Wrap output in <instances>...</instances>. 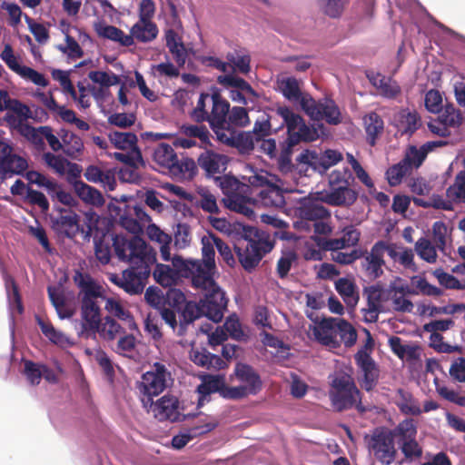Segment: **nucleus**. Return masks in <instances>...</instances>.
<instances>
[{
	"instance_id": "41",
	"label": "nucleus",
	"mask_w": 465,
	"mask_h": 465,
	"mask_svg": "<svg viewBox=\"0 0 465 465\" xmlns=\"http://www.w3.org/2000/svg\"><path fill=\"white\" fill-rule=\"evenodd\" d=\"M0 95L4 99V111H7L8 116H15L19 122L26 120L29 117V107L16 99H11L5 90H0Z\"/></svg>"
},
{
	"instance_id": "29",
	"label": "nucleus",
	"mask_w": 465,
	"mask_h": 465,
	"mask_svg": "<svg viewBox=\"0 0 465 465\" xmlns=\"http://www.w3.org/2000/svg\"><path fill=\"white\" fill-rule=\"evenodd\" d=\"M47 292L53 306L61 319L71 318L74 315V309L67 301L61 286H48Z\"/></svg>"
},
{
	"instance_id": "32",
	"label": "nucleus",
	"mask_w": 465,
	"mask_h": 465,
	"mask_svg": "<svg viewBox=\"0 0 465 465\" xmlns=\"http://www.w3.org/2000/svg\"><path fill=\"white\" fill-rule=\"evenodd\" d=\"M158 35V28L155 23L138 20L131 28L129 36L141 43H149L154 40Z\"/></svg>"
},
{
	"instance_id": "61",
	"label": "nucleus",
	"mask_w": 465,
	"mask_h": 465,
	"mask_svg": "<svg viewBox=\"0 0 465 465\" xmlns=\"http://www.w3.org/2000/svg\"><path fill=\"white\" fill-rule=\"evenodd\" d=\"M186 302L185 295L178 289L170 288L164 292V308L179 312Z\"/></svg>"
},
{
	"instance_id": "16",
	"label": "nucleus",
	"mask_w": 465,
	"mask_h": 465,
	"mask_svg": "<svg viewBox=\"0 0 465 465\" xmlns=\"http://www.w3.org/2000/svg\"><path fill=\"white\" fill-rule=\"evenodd\" d=\"M360 239L361 232L353 225L344 227L342 235L339 238L313 237L316 245L325 252L355 247Z\"/></svg>"
},
{
	"instance_id": "44",
	"label": "nucleus",
	"mask_w": 465,
	"mask_h": 465,
	"mask_svg": "<svg viewBox=\"0 0 465 465\" xmlns=\"http://www.w3.org/2000/svg\"><path fill=\"white\" fill-rule=\"evenodd\" d=\"M312 166L319 173H323L331 166L342 161V153L337 150L327 149L320 155L312 157Z\"/></svg>"
},
{
	"instance_id": "34",
	"label": "nucleus",
	"mask_w": 465,
	"mask_h": 465,
	"mask_svg": "<svg viewBox=\"0 0 465 465\" xmlns=\"http://www.w3.org/2000/svg\"><path fill=\"white\" fill-rule=\"evenodd\" d=\"M99 333V335L106 341H114L118 336L125 333L124 329L111 316H106L104 322H100L97 330H88V337L94 336Z\"/></svg>"
},
{
	"instance_id": "2",
	"label": "nucleus",
	"mask_w": 465,
	"mask_h": 465,
	"mask_svg": "<svg viewBox=\"0 0 465 465\" xmlns=\"http://www.w3.org/2000/svg\"><path fill=\"white\" fill-rule=\"evenodd\" d=\"M273 247L274 241H272L265 232L245 226L234 243V252L243 269L252 272Z\"/></svg>"
},
{
	"instance_id": "3",
	"label": "nucleus",
	"mask_w": 465,
	"mask_h": 465,
	"mask_svg": "<svg viewBox=\"0 0 465 465\" xmlns=\"http://www.w3.org/2000/svg\"><path fill=\"white\" fill-rule=\"evenodd\" d=\"M277 114L282 118L287 128V138L282 151V157L289 156L293 147L300 143L313 142L325 135L326 128L322 124L317 123L309 126L300 114L287 106L278 107Z\"/></svg>"
},
{
	"instance_id": "8",
	"label": "nucleus",
	"mask_w": 465,
	"mask_h": 465,
	"mask_svg": "<svg viewBox=\"0 0 465 465\" xmlns=\"http://www.w3.org/2000/svg\"><path fill=\"white\" fill-rule=\"evenodd\" d=\"M331 388L330 398L336 411H342L356 405L360 412L365 411V408L361 401V391L351 376L336 377L331 382Z\"/></svg>"
},
{
	"instance_id": "64",
	"label": "nucleus",
	"mask_w": 465,
	"mask_h": 465,
	"mask_svg": "<svg viewBox=\"0 0 465 465\" xmlns=\"http://www.w3.org/2000/svg\"><path fill=\"white\" fill-rule=\"evenodd\" d=\"M415 250L418 255L427 262L434 263L436 262V248L427 238H420L415 243Z\"/></svg>"
},
{
	"instance_id": "27",
	"label": "nucleus",
	"mask_w": 465,
	"mask_h": 465,
	"mask_svg": "<svg viewBox=\"0 0 465 465\" xmlns=\"http://www.w3.org/2000/svg\"><path fill=\"white\" fill-rule=\"evenodd\" d=\"M179 313V324L177 323V327L174 331H176L178 335L182 336L185 333L186 327L189 324L204 315V310L201 302L196 303L195 302H185Z\"/></svg>"
},
{
	"instance_id": "7",
	"label": "nucleus",
	"mask_w": 465,
	"mask_h": 465,
	"mask_svg": "<svg viewBox=\"0 0 465 465\" xmlns=\"http://www.w3.org/2000/svg\"><path fill=\"white\" fill-rule=\"evenodd\" d=\"M203 260H186L183 261L182 275L183 277H191L192 281L196 282H211L210 276H213L215 270V252L211 234L209 237L202 239Z\"/></svg>"
},
{
	"instance_id": "51",
	"label": "nucleus",
	"mask_w": 465,
	"mask_h": 465,
	"mask_svg": "<svg viewBox=\"0 0 465 465\" xmlns=\"http://www.w3.org/2000/svg\"><path fill=\"white\" fill-rule=\"evenodd\" d=\"M109 140L111 143L120 150L136 149L137 136L132 132H111L109 134Z\"/></svg>"
},
{
	"instance_id": "20",
	"label": "nucleus",
	"mask_w": 465,
	"mask_h": 465,
	"mask_svg": "<svg viewBox=\"0 0 465 465\" xmlns=\"http://www.w3.org/2000/svg\"><path fill=\"white\" fill-rule=\"evenodd\" d=\"M363 294L367 299V308L361 309L364 321L370 323L376 322L381 312L384 289L380 284L371 285L364 288Z\"/></svg>"
},
{
	"instance_id": "47",
	"label": "nucleus",
	"mask_w": 465,
	"mask_h": 465,
	"mask_svg": "<svg viewBox=\"0 0 465 465\" xmlns=\"http://www.w3.org/2000/svg\"><path fill=\"white\" fill-rule=\"evenodd\" d=\"M96 32L99 36L116 42L122 46L129 47L133 45V37L114 25H100L96 28Z\"/></svg>"
},
{
	"instance_id": "48",
	"label": "nucleus",
	"mask_w": 465,
	"mask_h": 465,
	"mask_svg": "<svg viewBox=\"0 0 465 465\" xmlns=\"http://www.w3.org/2000/svg\"><path fill=\"white\" fill-rule=\"evenodd\" d=\"M36 322L42 333L53 343L61 347L70 344L69 339L61 331L54 329L49 320H45L39 315L35 316Z\"/></svg>"
},
{
	"instance_id": "55",
	"label": "nucleus",
	"mask_w": 465,
	"mask_h": 465,
	"mask_svg": "<svg viewBox=\"0 0 465 465\" xmlns=\"http://www.w3.org/2000/svg\"><path fill=\"white\" fill-rule=\"evenodd\" d=\"M217 81L220 84L223 86L234 87L236 88V90L245 93V94L251 96H257L255 91L251 86V84L243 78H241L239 76H235L232 74L220 75L218 76Z\"/></svg>"
},
{
	"instance_id": "54",
	"label": "nucleus",
	"mask_w": 465,
	"mask_h": 465,
	"mask_svg": "<svg viewBox=\"0 0 465 465\" xmlns=\"http://www.w3.org/2000/svg\"><path fill=\"white\" fill-rule=\"evenodd\" d=\"M390 431L393 439L399 438V442H402L416 438L417 426L412 419H405Z\"/></svg>"
},
{
	"instance_id": "17",
	"label": "nucleus",
	"mask_w": 465,
	"mask_h": 465,
	"mask_svg": "<svg viewBox=\"0 0 465 465\" xmlns=\"http://www.w3.org/2000/svg\"><path fill=\"white\" fill-rule=\"evenodd\" d=\"M357 366L363 373L362 379L360 381L361 386L366 391H371L378 384L380 377V370L366 350H360L354 355Z\"/></svg>"
},
{
	"instance_id": "11",
	"label": "nucleus",
	"mask_w": 465,
	"mask_h": 465,
	"mask_svg": "<svg viewBox=\"0 0 465 465\" xmlns=\"http://www.w3.org/2000/svg\"><path fill=\"white\" fill-rule=\"evenodd\" d=\"M168 378H170V372L160 362L154 363L151 371L143 374L137 388L143 396L142 399L143 405L152 404L153 397L164 391Z\"/></svg>"
},
{
	"instance_id": "50",
	"label": "nucleus",
	"mask_w": 465,
	"mask_h": 465,
	"mask_svg": "<svg viewBox=\"0 0 465 465\" xmlns=\"http://www.w3.org/2000/svg\"><path fill=\"white\" fill-rule=\"evenodd\" d=\"M62 141L64 153L73 159H77L84 150L83 140L75 134L66 131L62 135Z\"/></svg>"
},
{
	"instance_id": "62",
	"label": "nucleus",
	"mask_w": 465,
	"mask_h": 465,
	"mask_svg": "<svg viewBox=\"0 0 465 465\" xmlns=\"http://www.w3.org/2000/svg\"><path fill=\"white\" fill-rule=\"evenodd\" d=\"M199 199L196 201V205L203 212L211 214H218L220 209L217 204L216 197L208 190L202 189L198 192Z\"/></svg>"
},
{
	"instance_id": "49",
	"label": "nucleus",
	"mask_w": 465,
	"mask_h": 465,
	"mask_svg": "<svg viewBox=\"0 0 465 465\" xmlns=\"http://www.w3.org/2000/svg\"><path fill=\"white\" fill-rule=\"evenodd\" d=\"M335 289L348 306L352 308L356 306L359 302V294L356 292L355 284L347 278H340L335 282Z\"/></svg>"
},
{
	"instance_id": "23",
	"label": "nucleus",
	"mask_w": 465,
	"mask_h": 465,
	"mask_svg": "<svg viewBox=\"0 0 465 465\" xmlns=\"http://www.w3.org/2000/svg\"><path fill=\"white\" fill-rule=\"evenodd\" d=\"M154 417L160 421L180 420L179 401L173 396L165 395L159 399L154 404H151Z\"/></svg>"
},
{
	"instance_id": "38",
	"label": "nucleus",
	"mask_w": 465,
	"mask_h": 465,
	"mask_svg": "<svg viewBox=\"0 0 465 465\" xmlns=\"http://www.w3.org/2000/svg\"><path fill=\"white\" fill-rule=\"evenodd\" d=\"M371 82L379 90L380 94L385 98L395 99L401 93V86L391 77L378 74Z\"/></svg>"
},
{
	"instance_id": "60",
	"label": "nucleus",
	"mask_w": 465,
	"mask_h": 465,
	"mask_svg": "<svg viewBox=\"0 0 465 465\" xmlns=\"http://www.w3.org/2000/svg\"><path fill=\"white\" fill-rule=\"evenodd\" d=\"M226 122L228 123V129L237 130L238 127L246 126L250 123L247 110L240 106L229 109Z\"/></svg>"
},
{
	"instance_id": "12",
	"label": "nucleus",
	"mask_w": 465,
	"mask_h": 465,
	"mask_svg": "<svg viewBox=\"0 0 465 465\" xmlns=\"http://www.w3.org/2000/svg\"><path fill=\"white\" fill-rule=\"evenodd\" d=\"M369 449L374 457L384 465H391L397 456L394 439L387 428L374 430L369 440Z\"/></svg>"
},
{
	"instance_id": "19",
	"label": "nucleus",
	"mask_w": 465,
	"mask_h": 465,
	"mask_svg": "<svg viewBox=\"0 0 465 465\" xmlns=\"http://www.w3.org/2000/svg\"><path fill=\"white\" fill-rule=\"evenodd\" d=\"M218 141L230 147L236 148L240 153H249L254 149V134L251 132H242L228 129L217 137Z\"/></svg>"
},
{
	"instance_id": "36",
	"label": "nucleus",
	"mask_w": 465,
	"mask_h": 465,
	"mask_svg": "<svg viewBox=\"0 0 465 465\" xmlns=\"http://www.w3.org/2000/svg\"><path fill=\"white\" fill-rule=\"evenodd\" d=\"M279 87L286 99L292 102H299L302 108L304 99L312 98L311 94L301 91L299 83L294 77L282 79L279 83Z\"/></svg>"
},
{
	"instance_id": "31",
	"label": "nucleus",
	"mask_w": 465,
	"mask_h": 465,
	"mask_svg": "<svg viewBox=\"0 0 465 465\" xmlns=\"http://www.w3.org/2000/svg\"><path fill=\"white\" fill-rule=\"evenodd\" d=\"M153 159L159 165L165 168L169 173L172 169L177 173L181 172V169L174 166L178 160L177 154L173 147L168 143H162L157 145L154 149Z\"/></svg>"
},
{
	"instance_id": "15",
	"label": "nucleus",
	"mask_w": 465,
	"mask_h": 465,
	"mask_svg": "<svg viewBox=\"0 0 465 465\" xmlns=\"http://www.w3.org/2000/svg\"><path fill=\"white\" fill-rule=\"evenodd\" d=\"M211 111L208 113V122L216 137L228 130V123L226 122L229 114L230 104L224 99L218 91L211 94Z\"/></svg>"
},
{
	"instance_id": "5",
	"label": "nucleus",
	"mask_w": 465,
	"mask_h": 465,
	"mask_svg": "<svg viewBox=\"0 0 465 465\" xmlns=\"http://www.w3.org/2000/svg\"><path fill=\"white\" fill-rule=\"evenodd\" d=\"M97 218L94 213H85L81 219L72 210H61L53 223V227L59 235L74 239L80 235L84 241H89L93 230L96 228Z\"/></svg>"
},
{
	"instance_id": "45",
	"label": "nucleus",
	"mask_w": 465,
	"mask_h": 465,
	"mask_svg": "<svg viewBox=\"0 0 465 465\" xmlns=\"http://www.w3.org/2000/svg\"><path fill=\"white\" fill-rule=\"evenodd\" d=\"M226 59L229 66L241 74H247L251 71V55L243 48L228 53Z\"/></svg>"
},
{
	"instance_id": "39",
	"label": "nucleus",
	"mask_w": 465,
	"mask_h": 465,
	"mask_svg": "<svg viewBox=\"0 0 465 465\" xmlns=\"http://www.w3.org/2000/svg\"><path fill=\"white\" fill-rule=\"evenodd\" d=\"M396 397L397 400L395 404L401 413L405 415L418 416L422 412L418 401L413 398L410 391L400 388L396 391Z\"/></svg>"
},
{
	"instance_id": "58",
	"label": "nucleus",
	"mask_w": 465,
	"mask_h": 465,
	"mask_svg": "<svg viewBox=\"0 0 465 465\" xmlns=\"http://www.w3.org/2000/svg\"><path fill=\"white\" fill-rule=\"evenodd\" d=\"M5 288L7 292V298L9 302V307L12 312H16L21 314L24 312L21 296L15 281L10 276L5 277Z\"/></svg>"
},
{
	"instance_id": "21",
	"label": "nucleus",
	"mask_w": 465,
	"mask_h": 465,
	"mask_svg": "<svg viewBox=\"0 0 465 465\" xmlns=\"http://www.w3.org/2000/svg\"><path fill=\"white\" fill-rule=\"evenodd\" d=\"M384 250V241H378L372 245L370 252L363 257L361 266L367 275L372 279H377L383 274Z\"/></svg>"
},
{
	"instance_id": "63",
	"label": "nucleus",
	"mask_w": 465,
	"mask_h": 465,
	"mask_svg": "<svg viewBox=\"0 0 465 465\" xmlns=\"http://www.w3.org/2000/svg\"><path fill=\"white\" fill-rule=\"evenodd\" d=\"M42 378L50 383L57 381V377L52 369L31 361V384H38Z\"/></svg>"
},
{
	"instance_id": "10",
	"label": "nucleus",
	"mask_w": 465,
	"mask_h": 465,
	"mask_svg": "<svg viewBox=\"0 0 465 465\" xmlns=\"http://www.w3.org/2000/svg\"><path fill=\"white\" fill-rule=\"evenodd\" d=\"M154 263L130 264V268L124 270L122 275L114 274L110 280L129 294L142 293L151 274V267Z\"/></svg>"
},
{
	"instance_id": "22",
	"label": "nucleus",
	"mask_w": 465,
	"mask_h": 465,
	"mask_svg": "<svg viewBox=\"0 0 465 465\" xmlns=\"http://www.w3.org/2000/svg\"><path fill=\"white\" fill-rule=\"evenodd\" d=\"M229 163L228 156L215 153L213 151H205L198 157L197 163L203 169L208 177H216L225 172Z\"/></svg>"
},
{
	"instance_id": "24",
	"label": "nucleus",
	"mask_w": 465,
	"mask_h": 465,
	"mask_svg": "<svg viewBox=\"0 0 465 465\" xmlns=\"http://www.w3.org/2000/svg\"><path fill=\"white\" fill-rule=\"evenodd\" d=\"M144 299L150 306L160 312L163 320L173 331H175L177 327L176 316L173 310L164 308V292L158 288L149 287L145 292Z\"/></svg>"
},
{
	"instance_id": "56",
	"label": "nucleus",
	"mask_w": 465,
	"mask_h": 465,
	"mask_svg": "<svg viewBox=\"0 0 465 465\" xmlns=\"http://www.w3.org/2000/svg\"><path fill=\"white\" fill-rule=\"evenodd\" d=\"M226 387L223 377L218 375H206L203 382L197 387V391L203 396H207L217 391H221L223 394V391Z\"/></svg>"
},
{
	"instance_id": "53",
	"label": "nucleus",
	"mask_w": 465,
	"mask_h": 465,
	"mask_svg": "<svg viewBox=\"0 0 465 465\" xmlns=\"http://www.w3.org/2000/svg\"><path fill=\"white\" fill-rule=\"evenodd\" d=\"M447 198L454 201L455 203H465V171H460L453 184L446 190Z\"/></svg>"
},
{
	"instance_id": "35",
	"label": "nucleus",
	"mask_w": 465,
	"mask_h": 465,
	"mask_svg": "<svg viewBox=\"0 0 465 465\" xmlns=\"http://www.w3.org/2000/svg\"><path fill=\"white\" fill-rule=\"evenodd\" d=\"M74 189L77 196L85 203L97 207L104 204V199L101 192L83 181L74 182Z\"/></svg>"
},
{
	"instance_id": "46",
	"label": "nucleus",
	"mask_w": 465,
	"mask_h": 465,
	"mask_svg": "<svg viewBox=\"0 0 465 465\" xmlns=\"http://www.w3.org/2000/svg\"><path fill=\"white\" fill-rule=\"evenodd\" d=\"M335 330L339 347L341 343H343L345 347L348 348L355 344L357 341V331L350 322L344 319H335Z\"/></svg>"
},
{
	"instance_id": "14",
	"label": "nucleus",
	"mask_w": 465,
	"mask_h": 465,
	"mask_svg": "<svg viewBox=\"0 0 465 465\" xmlns=\"http://www.w3.org/2000/svg\"><path fill=\"white\" fill-rule=\"evenodd\" d=\"M322 203L318 200V195L314 198H304L297 208V213L301 221L296 222L295 226L309 231V222L315 223L318 220L330 219L331 212Z\"/></svg>"
},
{
	"instance_id": "9",
	"label": "nucleus",
	"mask_w": 465,
	"mask_h": 465,
	"mask_svg": "<svg viewBox=\"0 0 465 465\" xmlns=\"http://www.w3.org/2000/svg\"><path fill=\"white\" fill-rule=\"evenodd\" d=\"M209 282H196L192 281L193 285L197 289L203 291V298L201 303L204 310V315L215 322H219L223 317V311L227 306V298L225 293L218 286L213 280V276H210Z\"/></svg>"
},
{
	"instance_id": "26",
	"label": "nucleus",
	"mask_w": 465,
	"mask_h": 465,
	"mask_svg": "<svg viewBox=\"0 0 465 465\" xmlns=\"http://www.w3.org/2000/svg\"><path fill=\"white\" fill-rule=\"evenodd\" d=\"M396 126L401 134L412 136L421 126V117L415 110L401 109L395 115Z\"/></svg>"
},
{
	"instance_id": "42",
	"label": "nucleus",
	"mask_w": 465,
	"mask_h": 465,
	"mask_svg": "<svg viewBox=\"0 0 465 465\" xmlns=\"http://www.w3.org/2000/svg\"><path fill=\"white\" fill-rule=\"evenodd\" d=\"M182 268L183 264L180 268L181 273H179L178 270L172 268L170 265L158 263L153 272V276L160 285L170 287L176 283L180 276H183Z\"/></svg>"
},
{
	"instance_id": "13",
	"label": "nucleus",
	"mask_w": 465,
	"mask_h": 465,
	"mask_svg": "<svg viewBox=\"0 0 465 465\" xmlns=\"http://www.w3.org/2000/svg\"><path fill=\"white\" fill-rule=\"evenodd\" d=\"M302 110L314 121L325 120L331 125H337L341 122V115L338 105L331 99L315 101L312 97L304 99Z\"/></svg>"
},
{
	"instance_id": "30",
	"label": "nucleus",
	"mask_w": 465,
	"mask_h": 465,
	"mask_svg": "<svg viewBox=\"0 0 465 465\" xmlns=\"http://www.w3.org/2000/svg\"><path fill=\"white\" fill-rule=\"evenodd\" d=\"M250 193H238L223 197L222 202L224 206L232 212L242 214L248 218L254 215V212L252 208Z\"/></svg>"
},
{
	"instance_id": "25",
	"label": "nucleus",
	"mask_w": 465,
	"mask_h": 465,
	"mask_svg": "<svg viewBox=\"0 0 465 465\" xmlns=\"http://www.w3.org/2000/svg\"><path fill=\"white\" fill-rule=\"evenodd\" d=\"M314 339L321 344L333 349L339 348V341L336 339L335 319L328 318L322 320L312 329Z\"/></svg>"
},
{
	"instance_id": "6",
	"label": "nucleus",
	"mask_w": 465,
	"mask_h": 465,
	"mask_svg": "<svg viewBox=\"0 0 465 465\" xmlns=\"http://www.w3.org/2000/svg\"><path fill=\"white\" fill-rule=\"evenodd\" d=\"M233 374L241 382L239 386L226 387L223 397L230 400H241L249 395H256L262 389V381L258 371L250 364L237 362Z\"/></svg>"
},
{
	"instance_id": "4",
	"label": "nucleus",
	"mask_w": 465,
	"mask_h": 465,
	"mask_svg": "<svg viewBox=\"0 0 465 465\" xmlns=\"http://www.w3.org/2000/svg\"><path fill=\"white\" fill-rule=\"evenodd\" d=\"M113 247L116 257L129 264L155 262L156 253L146 242L135 235L115 234Z\"/></svg>"
},
{
	"instance_id": "33",
	"label": "nucleus",
	"mask_w": 465,
	"mask_h": 465,
	"mask_svg": "<svg viewBox=\"0 0 465 465\" xmlns=\"http://www.w3.org/2000/svg\"><path fill=\"white\" fill-rule=\"evenodd\" d=\"M259 202L265 207L281 208L285 205L282 190L273 183L257 193Z\"/></svg>"
},
{
	"instance_id": "28",
	"label": "nucleus",
	"mask_w": 465,
	"mask_h": 465,
	"mask_svg": "<svg viewBox=\"0 0 465 465\" xmlns=\"http://www.w3.org/2000/svg\"><path fill=\"white\" fill-rule=\"evenodd\" d=\"M190 360L197 366L207 370H220L224 365L221 357L211 353L204 348H193L190 351Z\"/></svg>"
},
{
	"instance_id": "57",
	"label": "nucleus",
	"mask_w": 465,
	"mask_h": 465,
	"mask_svg": "<svg viewBox=\"0 0 465 465\" xmlns=\"http://www.w3.org/2000/svg\"><path fill=\"white\" fill-rule=\"evenodd\" d=\"M411 173V168L401 159L399 163L391 165L386 171V179L391 186H397L402 179Z\"/></svg>"
},
{
	"instance_id": "59",
	"label": "nucleus",
	"mask_w": 465,
	"mask_h": 465,
	"mask_svg": "<svg viewBox=\"0 0 465 465\" xmlns=\"http://www.w3.org/2000/svg\"><path fill=\"white\" fill-rule=\"evenodd\" d=\"M0 57L12 71L25 78H29V67L20 65L17 58L14 54L13 48L10 45H5Z\"/></svg>"
},
{
	"instance_id": "37",
	"label": "nucleus",
	"mask_w": 465,
	"mask_h": 465,
	"mask_svg": "<svg viewBox=\"0 0 465 465\" xmlns=\"http://www.w3.org/2000/svg\"><path fill=\"white\" fill-rule=\"evenodd\" d=\"M217 185L221 188L224 197L238 193H250V186L240 182L232 175H223L215 177Z\"/></svg>"
},
{
	"instance_id": "18",
	"label": "nucleus",
	"mask_w": 465,
	"mask_h": 465,
	"mask_svg": "<svg viewBox=\"0 0 465 465\" xmlns=\"http://www.w3.org/2000/svg\"><path fill=\"white\" fill-rule=\"evenodd\" d=\"M348 186L330 187V191L318 192V200L331 206H351L358 198V193Z\"/></svg>"
},
{
	"instance_id": "40",
	"label": "nucleus",
	"mask_w": 465,
	"mask_h": 465,
	"mask_svg": "<svg viewBox=\"0 0 465 465\" xmlns=\"http://www.w3.org/2000/svg\"><path fill=\"white\" fill-rule=\"evenodd\" d=\"M166 46L173 54V59L179 67L184 65L187 58V53L183 42H181L177 34L170 29L165 34Z\"/></svg>"
},
{
	"instance_id": "52",
	"label": "nucleus",
	"mask_w": 465,
	"mask_h": 465,
	"mask_svg": "<svg viewBox=\"0 0 465 465\" xmlns=\"http://www.w3.org/2000/svg\"><path fill=\"white\" fill-rule=\"evenodd\" d=\"M26 167V160L13 153V151L0 163V170L5 176L7 174H19L25 171Z\"/></svg>"
},
{
	"instance_id": "43",
	"label": "nucleus",
	"mask_w": 465,
	"mask_h": 465,
	"mask_svg": "<svg viewBox=\"0 0 465 465\" xmlns=\"http://www.w3.org/2000/svg\"><path fill=\"white\" fill-rule=\"evenodd\" d=\"M363 122L367 134V141L370 145L374 146L378 136L383 132V120L376 112H371L364 116Z\"/></svg>"
},
{
	"instance_id": "1",
	"label": "nucleus",
	"mask_w": 465,
	"mask_h": 465,
	"mask_svg": "<svg viewBox=\"0 0 465 465\" xmlns=\"http://www.w3.org/2000/svg\"><path fill=\"white\" fill-rule=\"evenodd\" d=\"M74 282L79 289L82 330L81 336L88 337V330H97L102 321V305L104 302V290L89 274L77 271Z\"/></svg>"
}]
</instances>
